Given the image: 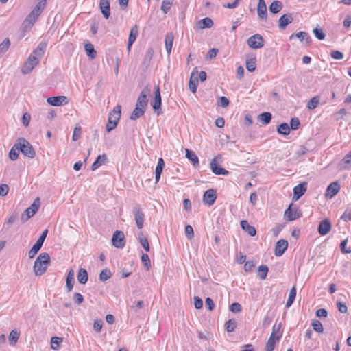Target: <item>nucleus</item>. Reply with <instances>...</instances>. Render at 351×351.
Returning <instances> with one entry per match:
<instances>
[{"instance_id": "nucleus-14", "label": "nucleus", "mask_w": 351, "mask_h": 351, "mask_svg": "<svg viewBox=\"0 0 351 351\" xmlns=\"http://www.w3.org/2000/svg\"><path fill=\"white\" fill-rule=\"evenodd\" d=\"M215 191L213 189H208L206 191L203 195V202L205 204L211 206L214 204L216 199Z\"/></svg>"}, {"instance_id": "nucleus-55", "label": "nucleus", "mask_w": 351, "mask_h": 351, "mask_svg": "<svg viewBox=\"0 0 351 351\" xmlns=\"http://www.w3.org/2000/svg\"><path fill=\"white\" fill-rule=\"evenodd\" d=\"M111 275L110 270L107 269H103L99 274V279L101 281H106L110 278Z\"/></svg>"}, {"instance_id": "nucleus-21", "label": "nucleus", "mask_w": 351, "mask_h": 351, "mask_svg": "<svg viewBox=\"0 0 351 351\" xmlns=\"http://www.w3.org/2000/svg\"><path fill=\"white\" fill-rule=\"evenodd\" d=\"M138 34V27L136 25H135L130 29L128 41V46H127V49L128 51H130L131 46L135 42Z\"/></svg>"}, {"instance_id": "nucleus-20", "label": "nucleus", "mask_w": 351, "mask_h": 351, "mask_svg": "<svg viewBox=\"0 0 351 351\" xmlns=\"http://www.w3.org/2000/svg\"><path fill=\"white\" fill-rule=\"evenodd\" d=\"M293 199L297 201L301 196H302L306 191V183L303 182L293 188Z\"/></svg>"}, {"instance_id": "nucleus-36", "label": "nucleus", "mask_w": 351, "mask_h": 351, "mask_svg": "<svg viewBox=\"0 0 351 351\" xmlns=\"http://www.w3.org/2000/svg\"><path fill=\"white\" fill-rule=\"evenodd\" d=\"M282 7L283 5L281 1L275 0L270 4L269 10L272 14H277L282 10Z\"/></svg>"}, {"instance_id": "nucleus-39", "label": "nucleus", "mask_w": 351, "mask_h": 351, "mask_svg": "<svg viewBox=\"0 0 351 351\" xmlns=\"http://www.w3.org/2000/svg\"><path fill=\"white\" fill-rule=\"evenodd\" d=\"M84 49L86 52L87 56L90 59H94L96 57L97 52L94 49L93 45H92L91 43H86L84 45Z\"/></svg>"}, {"instance_id": "nucleus-3", "label": "nucleus", "mask_w": 351, "mask_h": 351, "mask_svg": "<svg viewBox=\"0 0 351 351\" xmlns=\"http://www.w3.org/2000/svg\"><path fill=\"white\" fill-rule=\"evenodd\" d=\"M40 206V201L38 197L36 198L29 207L25 210L21 215V220L23 223L26 222L29 218L33 217L38 210Z\"/></svg>"}, {"instance_id": "nucleus-46", "label": "nucleus", "mask_w": 351, "mask_h": 351, "mask_svg": "<svg viewBox=\"0 0 351 351\" xmlns=\"http://www.w3.org/2000/svg\"><path fill=\"white\" fill-rule=\"evenodd\" d=\"M319 102H320V97L318 96H315V97H312L308 101V102L307 104V108L309 110H313L317 106V105L319 104Z\"/></svg>"}, {"instance_id": "nucleus-42", "label": "nucleus", "mask_w": 351, "mask_h": 351, "mask_svg": "<svg viewBox=\"0 0 351 351\" xmlns=\"http://www.w3.org/2000/svg\"><path fill=\"white\" fill-rule=\"evenodd\" d=\"M275 336H274V332H271L269 339L265 346L266 351H273L275 348Z\"/></svg>"}, {"instance_id": "nucleus-22", "label": "nucleus", "mask_w": 351, "mask_h": 351, "mask_svg": "<svg viewBox=\"0 0 351 351\" xmlns=\"http://www.w3.org/2000/svg\"><path fill=\"white\" fill-rule=\"evenodd\" d=\"M100 10L106 19H108L110 16V1L109 0H100L99 1Z\"/></svg>"}, {"instance_id": "nucleus-9", "label": "nucleus", "mask_w": 351, "mask_h": 351, "mask_svg": "<svg viewBox=\"0 0 351 351\" xmlns=\"http://www.w3.org/2000/svg\"><path fill=\"white\" fill-rule=\"evenodd\" d=\"M134 215V219L136 226L138 229H141L144 224V213L139 206H135L132 209Z\"/></svg>"}, {"instance_id": "nucleus-10", "label": "nucleus", "mask_w": 351, "mask_h": 351, "mask_svg": "<svg viewBox=\"0 0 351 351\" xmlns=\"http://www.w3.org/2000/svg\"><path fill=\"white\" fill-rule=\"evenodd\" d=\"M221 156L219 155L215 157L210 162V167L212 170V172L215 175H228V171L225 169L221 167L217 164V159L220 158Z\"/></svg>"}, {"instance_id": "nucleus-23", "label": "nucleus", "mask_w": 351, "mask_h": 351, "mask_svg": "<svg viewBox=\"0 0 351 351\" xmlns=\"http://www.w3.org/2000/svg\"><path fill=\"white\" fill-rule=\"evenodd\" d=\"M47 47V44L44 42H41L38 44V47L32 51L30 56L38 58V60L40 62V59L43 57L45 53V51Z\"/></svg>"}, {"instance_id": "nucleus-51", "label": "nucleus", "mask_w": 351, "mask_h": 351, "mask_svg": "<svg viewBox=\"0 0 351 351\" xmlns=\"http://www.w3.org/2000/svg\"><path fill=\"white\" fill-rule=\"evenodd\" d=\"M312 327L315 331L318 333H322L324 332L323 325L319 320H313L312 322Z\"/></svg>"}, {"instance_id": "nucleus-47", "label": "nucleus", "mask_w": 351, "mask_h": 351, "mask_svg": "<svg viewBox=\"0 0 351 351\" xmlns=\"http://www.w3.org/2000/svg\"><path fill=\"white\" fill-rule=\"evenodd\" d=\"M258 118L262 123L267 125L271 121V114L267 112H263L258 116Z\"/></svg>"}, {"instance_id": "nucleus-52", "label": "nucleus", "mask_w": 351, "mask_h": 351, "mask_svg": "<svg viewBox=\"0 0 351 351\" xmlns=\"http://www.w3.org/2000/svg\"><path fill=\"white\" fill-rule=\"evenodd\" d=\"M10 45V40L8 38H6L2 43H0V53H5L8 50Z\"/></svg>"}, {"instance_id": "nucleus-44", "label": "nucleus", "mask_w": 351, "mask_h": 351, "mask_svg": "<svg viewBox=\"0 0 351 351\" xmlns=\"http://www.w3.org/2000/svg\"><path fill=\"white\" fill-rule=\"evenodd\" d=\"M19 145L18 143H15L14 145L12 147V148L10 149L9 152V158L12 160H16L18 158L19 156Z\"/></svg>"}, {"instance_id": "nucleus-5", "label": "nucleus", "mask_w": 351, "mask_h": 351, "mask_svg": "<svg viewBox=\"0 0 351 351\" xmlns=\"http://www.w3.org/2000/svg\"><path fill=\"white\" fill-rule=\"evenodd\" d=\"M284 216L288 221H293L302 216V212L296 205L291 204L285 211Z\"/></svg>"}, {"instance_id": "nucleus-64", "label": "nucleus", "mask_w": 351, "mask_h": 351, "mask_svg": "<svg viewBox=\"0 0 351 351\" xmlns=\"http://www.w3.org/2000/svg\"><path fill=\"white\" fill-rule=\"evenodd\" d=\"M341 218L344 221H351V210L350 209H346V211L343 213V215L341 216Z\"/></svg>"}, {"instance_id": "nucleus-33", "label": "nucleus", "mask_w": 351, "mask_h": 351, "mask_svg": "<svg viewBox=\"0 0 351 351\" xmlns=\"http://www.w3.org/2000/svg\"><path fill=\"white\" fill-rule=\"evenodd\" d=\"M294 37L298 38L300 41L305 40L307 44H309L311 42V38L305 32H299L296 34H293L290 36L289 38L291 40Z\"/></svg>"}, {"instance_id": "nucleus-58", "label": "nucleus", "mask_w": 351, "mask_h": 351, "mask_svg": "<svg viewBox=\"0 0 351 351\" xmlns=\"http://www.w3.org/2000/svg\"><path fill=\"white\" fill-rule=\"evenodd\" d=\"M153 53L154 51L152 48L147 49L144 58V64H149L152 58Z\"/></svg>"}, {"instance_id": "nucleus-48", "label": "nucleus", "mask_w": 351, "mask_h": 351, "mask_svg": "<svg viewBox=\"0 0 351 351\" xmlns=\"http://www.w3.org/2000/svg\"><path fill=\"white\" fill-rule=\"evenodd\" d=\"M256 67V61L255 58L247 59L246 60V69L250 72H253L255 71Z\"/></svg>"}, {"instance_id": "nucleus-34", "label": "nucleus", "mask_w": 351, "mask_h": 351, "mask_svg": "<svg viewBox=\"0 0 351 351\" xmlns=\"http://www.w3.org/2000/svg\"><path fill=\"white\" fill-rule=\"evenodd\" d=\"M165 167V162L162 158H160L158 161L157 166L155 170V180L156 182H158L160 180L162 169Z\"/></svg>"}, {"instance_id": "nucleus-13", "label": "nucleus", "mask_w": 351, "mask_h": 351, "mask_svg": "<svg viewBox=\"0 0 351 351\" xmlns=\"http://www.w3.org/2000/svg\"><path fill=\"white\" fill-rule=\"evenodd\" d=\"M154 97L153 100L151 102V106H152L153 109L156 111L159 109H160L161 106V96H160V88L159 86H156L154 87Z\"/></svg>"}, {"instance_id": "nucleus-15", "label": "nucleus", "mask_w": 351, "mask_h": 351, "mask_svg": "<svg viewBox=\"0 0 351 351\" xmlns=\"http://www.w3.org/2000/svg\"><path fill=\"white\" fill-rule=\"evenodd\" d=\"M340 185L338 182H332L326 189V197L332 198L339 191Z\"/></svg>"}, {"instance_id": "nucleus-53", "label": "nucleus", "mask_w": 351, "mask_h": 351, "mask_svg": "<svg viewBox=\"0 0 351 351\" xmlns=\"http://www.w3.org/2000/svg\"><path fill=\"white\" fill-rule=\"evenodd\" d=\"M42 246L38 245V243H35L32 247L30 249V250L28 252V256L29 258H34L36 254L38 253V252L40 250Z\"/></svg>"}, {"instance_id": "nucleus-37", "label": "nucleus", "mask_w": 351, "mask_h": 351, "mask_svg": "<svg viewBox=\"0 0 351 351\" xmlns=\"http://www.w3.org/2000/svg\"><path fill=\"white\" fill-rule=\"evenodd\" d=\"M186 157L192 162L194 167H196L199 165V159L197 155L194 152L189 150V149H185Z\"/></svg>"}, {"instance_id": "nucleus-54", "label": "nucleus", "mask_w": 351, "mask_h": 351, "mask_svg": "<svg viewBox=\"0 0 351 351\" xmlns=\"http://www.w3.org/2000/svg\"><path fill=\"white\" fill-rule=\"evenodd\" d=\"M62 341V339L58 337H53L51 339V347L53 350H58L60 346V343Z\"/></svg>"}, {"instance_id": "nucleus-35", "label": "nucleus", "mask_w": 351, "mask_h": 351, "mask_svg": "<svg viewBox=\"0 0 351 351\" xmlns=\"http://www.w3.org/2000/svg\"><path fill=\"white\" fill-rule=\"evenodd\" d=\"M20 337V332L16 329L10 331L8 335L10 345L14 346L16 344Z\"/></svg>"}, {"instance_id": "nucleus-19", "label": "nucleus", "mask_w": 351, "mask_h": 351, "mask_svg": "<svg viewBox=\"0 0 351 351\" xmlns=\"http://www.w3.org/2000/svg\"><path fill=\"white\" fill-rule=\"evenodd\" d=\"M288 242L286 240H279L275 247L274 254L276 256H280L283 254L285 251L287 249Z\"/></svg>"}, {"instance_id": "nucleus-27", "label": "nucleus", "mask_w": 351, "mask_h": 351, "mask_svg": "<svg viewBox=\"0 0 351 351\" xmlns=\"http://www.w3.org/2000/svg\"><path fill=\"white\" fill-rule=\"evenodd\" d=\"M38 18V17L36 16L35 15H32V12H30L23 23V28L25 30L29 29L33 26Z\"/></svg>"}, {"instance_id": "nucleus-56", "label": "nucleus", "mask_w": 351, "mask_h": 351, "mask_svg": "<svg viewBox=\"0 0 351 351\" xmlns=\"http://www.w3.org/2000/svg\"><path fill=\"white\" fill-rule=\"evenodd\" d=\"M315 36L319 40H324L326 37L325 33L322 28H315L313 30Z\"/></svg>"}, {"instance_id": "nucleus-43", "label": "nucleus", "mask_w": 351, "mask_h": 351, "mask_svg": "<svg viewBox=\"0 0 351 351\" xmlns=\"http://www.w3.org/2000/svg\"><path fill=\"white\" fill-rule=\"evenodd\" d=\"M277 132L280 134L288 135L290 132V128L287 123H283L278 125Z\"/></svg>"}, {"instance_id": "nucleus-4", "label": "nucleus", "mask_w": 351, "mask_h": 351, "mask_svg": "<svg viewBox=\"0 0 351 351\" xmlns=\"http://www.w3.org/2000/svg\"><path fill=\"white\" fill-rule=\"evenodd\" d=\"M17 143L19 150L24 156L30 158H33L35 156L36 152L34 149L32 145L25 138H19Z\"/></svg>"}, {"instance_id": "nucleus-49", "label": "nucleus", "mask_w": 351, "mask_h": 351, "mask_svg": "<svg viewBox=\"0 0 351 351\" xmlns=\"http://www.w3.org/2000/svg\"><path fill=\"white\" fill-rule=\"evenodd\" d=\"M225 326H226V330H227V332H233L236 328L237 322L234 319H230L226 322Z\"/></svg>"}, {"instance_id": "nucleus-30", "label": "nucleus", "mask_w": 351, "mask_h": 351, "mask_svg": "<svg viewBox=\"0 0 351 351\" xmlns=\"http://www.w3.org/2000/svg\"><path fill=\"white\" fill-rule=\"evenodd\" d=\"M107 160V156L105 154L102 155H99L96 159V160L93 163L91 166L92 171H95L100 166L105 164Z\"/></svg>"}, {"instance_id": "nucleus-61", "label": "nucleus", "mask_w": 351, "mask_h": 351, "mask_svg": "<svg viewBox=\"0 0 351 351\" xmlns=\"http://www.w3.org/2000/svg\"><path fill=\"white\" fill-rule=\"evenodd\" d=\"M73 300L75 304L80 305L84 302V297L80 293H75L73 295Z\"/></svg>"}, {"instance_id": "nucleus-40", "label": "nucleus", "mask_w": 351, "mask_h": 351, "mask_svg": "<svg viewBox=\"0 0 351 351\" xmlns=\"http://www.w3.org/2000/svg\"><path fill=\"white\" fill-rule=\"evenodd\" d=\"M77 280L80 284H85L88 280V273L84 268H80L77 274Z\"/></svg>"}, {"instance_id": "nucleus-11", "label": "nucleus", "mask_w": 351, "mask_h": 351, "mask_svg": "<svg viewBox=\"0 0 351 351\" xmlns=\"http://www.w3.org/2000/svg\"><path fill=\"white\" fill-rule=\"evenodd\" d=\"M124 239V234L122 231H115L112 238V245L117 248L123 247V246L125 245Z\"/></svg>"}, {"instance_id": "nucleus-38", "label": "nucleus", "mask_w": 351, "mask_h": 351, "mask_svg": "<svg viewBox=\"0 0 351 351\" xmlns=\"http://www.w3.org/2000/svg\"><path fill=\"white\" fill-rule=\"evenodd\" d=\"M145 111V108L136 106L135 108L130 114V119L136 120L144 114Z\"/></svg>"}, {"instance_id": "nucleus-12", "label": "nucleus", "mask_w": 351, "mask_h": 351, "mask_svg": "<svg viewBox=\"0 0 351 351\" xmlns=\"http://www.w3.org/2000/svg\"><path fill=\"white\" fill-rule=\"evenodd\" d=\"M47 102L53 106H60L66 105L68 99L66 96H56L47 98Z\"/></svg>"}, {"instance_id": "nucleus-45", "label": "nucleus", "mask_w": 351, "mask_h": 351, "mask_svg": "<svg viewBox=\"0 0 351 351\" xmlns=\"http://www.w3.org/2000/svg\"><path fill=\"white\" fill-rule=\"evenodd\" d=\"M138 241L144 250L148 252L149 251V243L147 238L143 235L142 232L138 234Z\"/></svg>"}, {"instance_id": "nucleus-17", "label": "nucleus", "mask_w": 351, "mask_h": 351, "mask_svg": "<svg viewBox=\"0 0 351 351\" xmlns=\"http://www.w3.org/2000/svg\"><path fill=\"white\" fill-rule=\"evenodd\" d=\"M331 227L330 221L326 219L320 222L317 228V232L320 235H326L330 231Z\"/></svg>"}, {"instance_id": "nucleus-26", "label": "nucleus", "mask_w": 351, "mask_h": 351, "mask_svg": "<svg viewBox=\"0 0 351 351\" xmlns=\"http://www.w3.org/2000/svg\"><path fill=\"white\" fill-rule=\"evenodd\" d=\"M213 25V21L210 18L206 17L197 23V27L199 29L210 28Z\"/></svg>"}, {"instance_id": "nucleus-7", "label": "nucleus", "mask_w": 351, "mask_h": 351, "mask_svg": "<svg viewBox=\"0 0 351 351\" xmlns=\"http://www.w3.org/2000/svg\"><path fill=\"white\" fill-rule=\"evenodd\" d=\"M38 63V58L29 55L21 68V73L24 75L29 73Z\"/></svg>"}, {"instance_id": "nucleus-62", "label": "nucleus", "mask_w": 351, "mask_h": 351, "mask_svg": "<svg viewBox=\"0 0 351 351\" xmlns=\"http://www.w3.org/2000/svg\"><path fill=\"white\" fill-rule=\"evenodd\" d=\"M218 105L222 108H226L229 105V100L227 97L221 96L218 101Z\"/></svg>"}, {"instance_id": "nucleus-50", "label": "nucleus", "mask_w": 351, "mask_h": 351, "mask_svg": "<svg viewBox=\"0 0 351 351\" xmlns=\"http://www.w3.org/2000/svg\"><path fill=\"white\" fill-rule=\"evenodd\" d=\"M173 0H162L161 10L165 14L167 13L170 10L173 4Z\"/></svg>"}, {"instance_id": "nucleus-2", "label": "nucleus", "mask_w": 351, "mask_h": 351, "mask_svg": "<svg viewBox=\"0 0 351 351\" xmlns=\"http://www.w3.org/2000/svg\"><path fill=\"white\" fill-rule=\"evenodd\" d=\"M121 106L117 105L110 113L108 119V123L106 129L108 132L114 129L121 117Z\"/></svg>"}, {"instance_id": "nucleus-6", "label": "nucleus", "mask_w": 351, "mask_h": 351, "mask_svg": "<svg viewBox=\"0 0 351 351\" xmlns=\"http://www.w3.org/2000/svg\"><path fill=\"white\" fill-rule=\"evenodd\" d=\"M247 44L250 48L257 49L264 46V40L261 35L256 34L247 40Z\"/></svg>"}, {"instance_id": "nucleus-59", "label": "nucleus", "mask_w": 351, "mask_h": 351, "mask_svg": "<svg viewBox=\"0 0 351 351\" xmlns=\"http://www.w3.org/2000/svg\"><path fill=\"white\" fill-rule=\"evenodd\" d=\"M300 125V121H299L298 118L293 117V118L291 119V121H290V128L293 130H295L298 129Z\"/></svg>"}, {"instance_id": "nucleus-32", "label": "nucleus", "mask_w": 351, "mask_h": 351, "mask_svg": "<svg viewBox=\"0 0 351 351\" xmlns=\"http://www.w3.org/2000/svg\"><path fill=\"white\" fill-rule=\"evenodd\" d=\"M173 39L174 37L173 34L171 33H169L165 36V45L168 56H169L171 53Z\"/></svg>"}, {"instance_id": "nucleus-28", "label": "nucleus", "mask_w": 351, "mask_h": 351, "mask_svg": "<svg viewBox=\"0 0 351 351\" xmlns=\"http://www.w3.org/2000/svg\"><path fill=\"white\" fill-rule=\"evenodd\" d=\"M351 166V151L346 154L343 159L339 162L338 167L342 169H346Z\"/></svg>"}, {"instance_id": "nucleus-41", "label": "nucleus", "mask_w": 351, "mask_h": 351, "mask_svg": "<svg viewBox=\"0 0 351 351\" xmlns=\"http://www.w3.org/2000/svg\"><path fill=\"white\" fill-rule=\"evenodd\" d=\"M295 296L296 288L295 287H293L289 291V298L285 304L286 308H289L292 305L295 300Z\"/></svg>"}, {"instance_id": "nucleus-16", "label": "nucleus", "mask_w": 351, "mask_h": 351, "mask_svg": "<svg viewBox=\"0 0 351 351\" xmlns=\"http://www.w3.org/2000/svg\"><path fill=\"white\" fill-rule=\"evenodd\" d=\"M257 14L260 19L266 20L267 17V6L264 0H258L257 5Z\"/></svg>"}, {"instance_id": "nucleus-60", "label": "nucleus", "mask_w": 351, "mask_h": 351, "mask_svg": "<svg viewBox=\"0 0 351 351\" xmlns=\"http://www.w3.org/2000/svg\"><path fill=\"white\" fill-rule=\"evenodd\" d=\"M82 134V129L80 127H75L73 130V134L72 136L73 141H75L80 138Z\"/></svg>"}, {"instance_id": "nucleus-31", "label": "nucleus", "mask_w": 351, "mask_h": 351, "mask_svg": "<svg viewBox=\"0 0 351 351\" xmlns=\"http://www.w3.org/2000/svg\"><path fill=\"white\" fill-rule=\"evenodd\" d=\"M241 226L243 230L247 232L250 236L254 237L256 234L254 227L250 226L247 221L243 220L241 221Z\"/></svg>"}, {"instance_id": "nucleus-8", "label": "nucleus", "mask_w": 351, "mask_h": 351, "mask_svg": "<svg viewBox=\"0 0 351 351\" xmlns=\"http://www.w3.org/2000/svg\"><path fill=\"white\" fill-rule=\"evenodd\" d=\"M150 93V88L147 86L143 88L142 91L141 92L136 104V106L142 107L143 108H147V96Z\"/></svg>"}, {"instance_id": "nucleus-57", "label": "nucleus", "mask_w": 351, "mask_h": 351, "mask_svg": "<svg viewBox=\"0 0 351 351\" xmlns=\"http://www.w3.org/2000/svg\"><path fill=\"white\" fill-rule=\"evenodd\" d=\"M268 270L269 269L267 265H261L258 267V271L261 273L260 278L261 280L266 278Z\"/></svg>"}, {"instance_id": "nucleus-24", "label": "nucleus", "mask_w": 351, "mask_h": 351, "mask_svg": "<svg viewBox=\"0 0 351 351\" xmlns=\"http://www.w3.org/2000/svg\"><path fill=\"white\" fill-rule=\"evenodd\" d=\"M75 273L73 269H71L66 276V288L67 289L68 292H70L73 287L74 283H75Z\"/></svg>"}, {"instance_id": "nucleus-1", "label": "nucleus", "mask_w": 351, "mask_h": 351, "mask_svg": "<svg viewBox=\"0 0 351 351\" xmlns=\"http://www.w3.org/2000/svg\"><path fill=\"white\" fill-rule=\"evenodd\" d=\"M50 264V256L48 253H40L34 261L33 271L36 276L43 275Z\"/></svg>"}, {"instance_id": "nucleus-25", "label": "nucleus", "mask_w": 351, "mask_h": 351, "mask_svg": "<svg viewBox=\"0 0 351 351\" xmlns=\"http://www.w3.org/2000/svg\"><path fill=\"white\" fill-rule=\"evenodd\" d=\"M195 73H197V71L196 69H195L191 75L189 82V87L191 91L193 93H195L197 91V86L198 84V80L197 77H195Z\"/></svg>"}, {"instance_id": "nucleus-29", "label": "nucleus", "mask_w": 351, "mask_h": 351, "mask_svg": "<svg viewBox=\"0 0 351 351\" xmlns=\"http://www.w3.org/2000/svg\"><path fill=\"white\" fill-rule=\"evenodd\" d=\"M46 3V0L40 1L38 3L31 11L32 14L38 17L42 13L43 10L45 9Z\"/></svg>"}, {"instance_id": "nucleus-63", "label": "nucleus", "mask_w": 351, "mask_h": 351, "mask_svg": "<svg viewBox=\"0 0 351 351\" xmlns=\"http://www.w3.org/2000/svg\"><path fill=\"white\" fill-rule=\"evenodd\" d=\"M185 234L189 239H191L194 237L193 229L191 226L187 225L185 227Z\"/></svg>"}, {"instance_id": "nucleus-18", "label": "nucleus", "mask_w": 351, "mask_h": 351, "mask_svg": "<svg viewBox=\"0 0 351 351\" xmlns=\"http://www.w3.org/2000/svg\"><path fill=\"white\" fill-rule=\"evenodd\" d=\"M293 21L292 14L290 13L282 15L278 20V26L280 29H285L286 27Z\"/></svg>"}]
</instances>
